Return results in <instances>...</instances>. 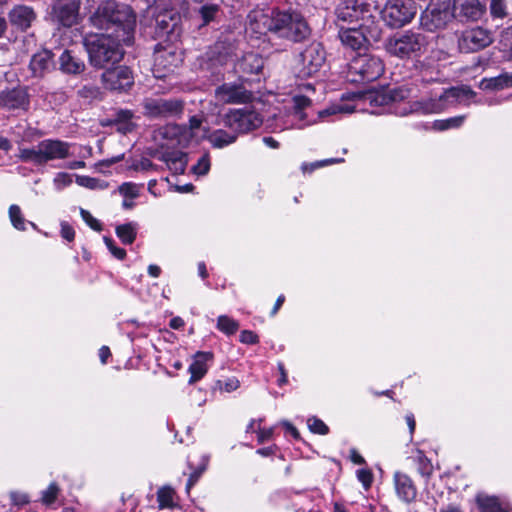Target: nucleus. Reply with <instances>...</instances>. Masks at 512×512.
<instances>
[{"label":"nucleus","mask_w":512,"mask_h":512,"mask_svg":"<svg viewBox=\"0 0 512 512\" xmlns=\"http://www.w3.org/2000/svg\"><path fill=\"white\" fill-rule=\"evenodd\" d=\"M136 13L133 8L116 0L102 1L90 17L92 25L101 30H113V35L121 36L125 46L134 42Z\"/></svg>","instance_id":"1"},{"label":"nucleus","mask_w":512,"mask_h":512,"mask_svg":"<svg viewBox=\"0 0 512 512\" xmlns=\"http://www.w3.org/2000/svg\"><path fill=\"white\" fill-rule=\"evenodd\" d=\"M267 31L293 44L304 43L312 35V28L298 10L273 8L270 17H264Z\"/></svg>","instance_id":"2"},{"label":"nucleus","mask_w":512,"mask_h":512,"mask_svg":"<svg viewBox=\"0 0 512 512\" xmlns=\"http://www.w3.org/2000/svg\"><path fill=\"white\" fill-rule=\"evenodd\" d=\"M121 36L113 34L94 33L88 34L83 39V44L88 53V60L92 67L105 69L119 63L125 54L124 41Z\"/></svg>","instance_id":"3"},{"label":"nucleus","mask_w":512,"mask_h":512,"mask_svg":"<svg viewBox=\"0 0 512 512\" xmlns=\"http://www.w3.org/2000/svg\"><path fill=\"white\" fill-rule=\"evenodd\" d=\"M427 37L414 30L396 33L385 43V50L390 56L401 60L420 58L427 50Z\"/></svg>","instance_id":"4"},{"label":"nucleus","mask_w":512,"mask_h":512,"mask_svg":"<svg viewBox=\"0 0 512 512\" xmlns=\"http://www.w3.org/2000/svg\"><path fill=\"white\" fill-rule=\"evenodd\" d=\"M72 144L61 139H44L37 148H20L18 158L25 163L42 166L50 161L64 160L71 156Z\"/></svg>","instance_id":"5"},{"label":"nucleus","mask_w":512,"mask_h":512,"mask_svg":"<svg viewBox=\"0 0 512 512\" xmlns=\"http://www.w3.org/2000/svg\"><path fill=\"white\" fill-rule=\"evenodd\" d=\"M338 29L341 43L354 51L366 49L371 41H378L382 33L376 18H368L366 23Z\"/></svg>","instance_id":"6"},{"label":"nucleus","mask_w":512,"mask_h":512,"mask_svg":"<svg viewBox=\"0 0 512 512\" xmlns=\"http://www.w3.org/2000/svg\"><path fill=\"white\" fill-rule=\"evenodd\" d=\"M384 72L382 60L371 54H358L348 65L347 78L351 83L367 84L376 81Z\"/></svg>","instance_id":"7"},{"label":"nucleus","mask_w":512,"mask_h":512,"mask_svg":"<svg viewBox=\"0 0 512 512\" xmlns=\"http://www.w3.org/2000/svg\"><path fill=\"white\" fill-rule=\"evenodd\" d=\"M455 16L451 0H430L421 13L420 24L426 31L436 32L445 29Z\"/></svg>","instance_id":"8"},{"label":"nucleus","mask_w":512,"mask_h":512,"mask_svg":"<svg viewBox=\"0 0 512 512\" xmlns=\"http://www.w3.org/2000/svg\"><path fill=\"white\" fill-rule=\"evenodd\" d=\"M417 13L415 0H386L381 18L392 29L402 28L409 24Z\"/></svg>","instance_id":"9"},{"label":"nucleus","mask_w":512,"mask_h":512,"mask_svg":"<svg viewBox=\"0 0 512 512\" xmlns=\"http://www.w3.org/2000/svg\"><path fill=\"white\" fill-rule=\"evenodd\" d=\"M326 61V50L321 42L313 41L298 55L297 77L308 79L316 75Z\"/></svg>","instance_id":"10"},{"label":"nucleus","mask_w":512,"mask_h":512,"mask_svg":"<svg viewBox=\"0 0 512 512\" xmlns=\"http://www.w3.org/2000/svg\"><path fill=\"white\" fill-rule=\"evenodd\" d=\"M335 24L338 28L366 23L368 18H375L370 5L358 0H342L335 8Z\"/></svg>","instance_id":"11"},{"label":"nucleus","mask_w":512,"mask_h":512,"mask_svg":"<svg viewBox=\"0 0 512 512\" xmlns=\"http://www.w3.org/2000/svg\"><path fill=\"white\" fill-rule=\"evenodd\" d=\"M185 103L177 98L147 97L142 102L143 115L149 119H166L180 117Z\"/></svg>","instance_id":"12"},{"label":"nucleus","mask_w":512,"mask_h":512,"mask_svg":"<svg viewBox=\"0 0 512 512\" xmlns=\"http://www.w3.org/2000/svg\"><path fill=\"white\" fill-rule=\"evenodd\" d=\"M101 83L108 91L128 93L134 85V74L126 65H113L105 68L101 75Z\"/></svg>","instance_id":"13"},{"label":"nucleus","mask_w":512,"mask_h":512,"mask_svg":"<svg viewBox=\"0 0 512 512\" xmlns=\"http://www.w3.org/2000/svg\"><path fill=\"white\" fill-rule=\"evenodd\" d=\"M223 123L237 135L245 134L257 129L262 124V120L254 111L234 109L225 114Z\"/></svg>","instance_id":"14"},{"label":"nucleus","mask_w":512,"mask_h":512,"mask_svg":"<svg viewBox=\"0 0 512 512\" xmlns=\"http://www.w3.org/2000/svg\"><path fill=\"white\" fill-rule=\"evenodd\" d=\"M31 105L29 87L17 85L0 91V109L28 112Z\"/></svg>","instance_id":"15"},{"label":"nucleus","mask_w":512,"mask_h":512,"mask_svg":"<svg viewBox=\"0 0 512 512\" xmlns=\"http://www.w3.org/2000/svg\"><path fill=\"white\" fill-rule=\"evenodd\" d=\"M492 41L490 31L482 27H475L462 32L458 46L463 53H473L488 47Z\"/></svg>","instance_id":"16"},{"label":"nucleus","mask_w":512,"mask_h":512,"mask_svg":"<svg viewBox=\"0 0 512 512\" xmlns=\"http://www.w3.org/2000/svg\"><path fill=\"white\" fill-rule=\"evenodd\" d=\"M80 0H55L51 5V17L64 27H72L77 23Z\"/></svg>","instance_id":"17"},{"label":"nucleus","mask_w":512,"mask_h":512,"mask_svg":"<svg viewBox=\"0 0 512 512\" xmlns=\"http://www.w3.org/2000/svg\"><path fill=\"white\" fill-rule=\"evenodd\" d=\"M210 463V455L199 448H193L187 455L186 469L183 475L187 480H198L203 477Z\"/></svg>","instance_id":"18"},{"label":"nucleus","mask_w":512,"mask_h":512,"mask_svg":"<svg viewBox=\"0 0 512 512\" xmlns=\"http://www.w3.org/2000/svg\"><path fill=\"white\" fill-rule=\"evenodd\" d=\"M215 95L225 103L246 104L252 100V93L242 84L223 83L215 89Z\"/></svg>","instance_id":"19"},{"label":"nucleus","mask_w":512,"mask_h":512,"mask_svg":"<svg viewBox=\"0 0 512 512\" xmlns=\"http://www.w3.org/2000/svg\"><path fill=\"white\" fill-rule=\"evenodd\" d=\"M452 6L454 12L467 21H477L486 12V5L480 0H453Z\"/></svg>","instance_id":"20"},{"label":"nucleus","mask_w":512,"mask_h":512,"mask_svg":"<svg viewBox=\"0 0 512 512\" xmlns=\"http://www.w3.org/2000/svg\"><path fill=\"white\" fill-rule=\"evenodd\" d=\"M214 360V353L212 351H197L193 355V360L188 367L190 377L188 383L194 384L201 380L208 372L209 362Z\"/></svg>","instance_id":"21"},{"label":"nucleus","mask_w":512,"mask_h":512,"mask_svg":"<svg viewBox=\"0 0 512 512\" xmlns=\"http://www.w3.org/2000/svg\"><path fill=\"white\" fill-rule=\"evenodd\" d=\"M236 56V45L227 37H220L209 50V57L220 65L226 64Z\"/></svg>","instance_id":"22"},{"label":"nucleus","mask_w":512,"mask_h":512,"mask_svg":"<svg viewBox=\"0 0 512 512\" xmlns=\"http://www.w3.org/2000/svg\"><path fill=\"white\" fill-rule=\"evenodd\" d=\"M35 19L36 13L33 8L26 5H17L9 13L11 25L22 32L30 28Z\"/></svg>","instance_id":"23"},{"label":"nucleus","mask_w":512,"mask_h":512,"mask_svg":"<svg viewBox=\"0 0 512 512\" xmlns=\"http://www.w3.org/2000/svg\"><path fill=\"white\" fill-rule=\"evenodd\" d=\"M53 53L50 50L43 49L35 53L29 63V69L33 77L42 78L48 71L53 60Z\"/></svg>","instance_id":"24"},{"label":"nucleus","mask_w":512,"mask_h":512,"mask_svg":"<svg viewBox=\"0 0 512 512\" xmlns=\"http://www.w3.org/2000/svg\"><path fill=\"white\" fill-rule=\"evenodd\" d=\"M134 116V112L130 109H117L114 113L116 131L123 135L133 132L137 128V124L133 122Z\"/></svg>","instance_id":"25"},{"label":"nucleus","mask_w":512,"mask_h":512,"mask_svg":"<svg viewBox=\"0 0 512 512\" xmlns=\"http://www.w3.org/2000/svg\"><path fill=\"white\" fill-rule=\"evenodd\" d=\"M510 87H512V74L506 72L495 77H485L479 82V88L483 91L495 92Z\"/></svg>","instance_id":"26"},{"label":"nucleus","mask_w":512,"mask_h":512,"mask_svg":"<svg viewBox=\"0 0 512 512\" xmlns=\"http://www.w3.org/2000/svg\"><path fill=\"white\" fill-rule=\"evenodd\" d=\"M60 70L66 74H81L85 70L82 60L72 55L71 51L65 49L59 57Z\"/></svg>","instance_id":"27"},{"label":"nucleus","mask_w":512,"mask_h":512,"mask_svg":"<svg viewBox=\"0 0 512 512\" xmlns=\"http://www.w3.org/2000/svg\"><path fill=\"white\" fill-rule=\"evenodd\" d=\"M240 69L246 74H259L263 69V59L255 53L244 55L239 63Z\"/></svg>","instance_id":"28"},{"label":"nucleus","mask_w":512,"mask_h":512,"mask_svg":"<svg viewBox=\"0 0 512 512\" xmlns=\"http://www.w3.org/2000/svg\"><path fill=\"white\" fill-rule=\"evenodd\" d=\"M207 140L214 148L221 149L234 143L237 140V135L228 133L223 129H217L208 135Z\"/></svg>","instance_id":"29"},{"label":"nucleus","mask_w":512,"mask_h":512,"mask_svg":"<svg viewBox=\"0 0 512 512\" xmlns=\"http://www.w3.org/2000/svg\"><path fill=\"white\" fill-rule=\"evenodd\" d=\"M366 99L372 106L385 107L391 105V96L389 87H384L379 90H371L366 94Z\"/></svg>","instance_id":"30"},{"label":"nucleus","mask_w":512,"mask_h":512,"mask_svg":"<svg viewBox=\"0 0 512 512\" xmlns=\"http://www.w3.org/2000/svg\"><path fill=\"white\" fill-rule=\"evenodd\" d=\"M176 492L169 486L161 487L157 492V502L159 509L173 508L176 506Z\"/></svg>","instance_id":"31"},{"label":"nucleus","mask_w":512,"mask_h":512,"mask_svg":"<svg viewBox=\"0 0 512 512\" xmlns=\"http://www.w3.org/2000/svg\"><path fill=\"white\" fill-rule=\"evenodd\" d=\"M476 502L481 512H507L505 509L502 508L498 498L494 496L478 494L476 496Z\"/></svg>","instance_id":"32"},{"label":"nucleus","mask_w":512,"mask_h":512,"mask_svg":"<svg viewBox=\"0 0 512 512\" xmlns=\"http://www.w3.org/2000/svg\"><path fill=\"white\" fill-rule=\"evenodd\" d=\"M412 468L423 478L431 477L433 472L431 461L421 452L412 459Z\"/></svg>","instance_id":"33"},{"label":"nucleus","mask_w":512,"mask_h":512,"mask_svg":"<svg viewBox=\"0 0 512 512\" xmlns=\"http://www.w3.org/2000/svg\"><path fill=\"white\" fill-rule=\"evenodd\" d=\"M115 233L124 245H131L137 237V231L132 223L118 225Z\"/></svg>","instance_id":"34"},{"label":"nucleus","mask_w":512,"mask_h":512,"mask_svg":"<svg viewBox=\"0 0 512 512\" xmlns=\"http://www.w3.org/2000/svg\"><path fill=\"white\" fill-rule=\"evenodd\" d=\"M465 118L464 115H458L447 119H438L433 122L432 128L436 131L456 129L463 125Z\"/></svg>","instance_id":"35"},{"label":"nucleus","mask_w":512,"mask_h":512,"mask_svg":"<svg viewBox=\"0 0 512 512\" xmlns=\"http://www.w3.org/2000/svg\"><path fill=\"white\" fill-rule=\"evenodd\" d=\"M216 328L227 336L234 335L239 329V322L227 315L217 318Z\"/></svg>","instance_id":"36"},{"label":"nucleus","mask_w":512,"mask_h":512,"mask_svg":"<svg viewBox=\"0 0 512 512\" xmlns=\"http://www.w3.org/2000/svg\"><path fill=\"white\" fill-rule=\"evenodd\" d=\"M8 215L12 226L18 231L26 230L27 220L22 214L20 206L17 204L10 205L8 209Z\"/></svg>","instance_id":"37"},{"label":"nucleus","mask_w":512,"mask_h":512,"mask_svg":"<svg viewBox=\"0 0 512 512\" xmlns=\"http://www.w3.org/2000/svg\"><path fill=\"white\" fill-rule=\"evenodd\" d=\"M489 11L493 19H504L509 15L508 0H489Z\"/></svg>","instance_id":"38"},{"label":"nucleus","mask_w":512,"mask_h":512,"mask_svg":"<svg viewBox=\"0 0 512 512\" xmlns=\"http://www.w3.org/2000/svg\"><path fill=\"white\" fill-rule=\"evenodd\" d=\"M219 11L220 6L218 4L213 3L202 5L198 10V13L202 20L201 26H206L210 24L212 21H214Z\"/></svg>","instance_id":"39"},{"label":"nucleus","mask_w":512,"mask_h":512,"mask_svg":"<svg viewBox=\"0 0 512 512\" xmlns=\"http://www.w3.org/2000/svg\"><path fill=\"white\" fill-rule=\"evenodd\" d=\"M396 491L399 497L406 502L413 501L417 495L413 482H396Z\"/></svg>","instance_id":"40"},{"label":"nucleus","mask_w":512,"mask_h":512,"mask_svg":"<svg viewBox=\"0 0 512 512\" xmlns=\"http://www.w3.org/2000/svg\"><path fill=\"white\" fill-rule=\"evenodd\" d=\"M447 99L445 93L438 96V99H429L419 102L424 113H439L442 110V101Z\"/></svg>","instance_id":"41"},{"label":"nucleus","mask_w":512,"mask_h":512,"mask_svg":"<svg viewBox=\"0 0 512 512\" xmlns=\"http://www.w3.org/2000/svg\"><path fill=\"white\" fill-rule=\"evenodd\" d=\"M240 386V382L236 377H230L225 380H216L212 386V390H219L220 392L231 393L237 390Z\"/></svg>","instance_id":"42"},{"label":"nucleus","mask_w":512,"mask_h":512,"mask_svg":"<svg viewBox=\"0 0 512 512\" xmlns=\"http://www.w3.org/2000/svg\"><path fill=\"white\" fill-rule=\"evenodd\" d=\"M342 162H344L343 158H327V159L315 161L312 163H303L301 165V169L304 173H306V172L312 173L313 171H315L318 168H322L325 166L338 164V163H342Z\"/></svg>","instance_id":"43"},{"label":"nucleus","mask_w":512,"mask_h":512,"mask_svg":"<svg viewBox=\"0 0 512 512\" xmlns=\"http://www.w3.org/2000/svg\"><path fill=\"white\" fill-rule=\"evenodd\" d=\"M60 493V488L57 484L51 483L46 490L42 492L41 501L44 505L50 506L56 502Z\"/></svg>","instance_id":"44"},{"label":"nucleus","mask_w":512,"mask_h":512,"mask_svg":"<svg viewBox=\"0 0 512 512\" xmlns=\"http://www.w3.org/2000/svg\"><path fill=\"white\" fill-rule=\"evenodd\" d=\"M308 427L312 433L318 435H327L330 431L329 427L316 416L308 419Z\"/></svg>","instance_id":"45"},{"label":"nucleus","mask_w":512,"mask_h":512,"mask_svg":"<svg viewBox=\"0 0 512 512\" xmlns=\"http://www.w3.org/2000/svg\"><path fill=\"white\" fill-rule=\"evenodd\" d=\"M104 243L110 253L118 260H124L127 256L126 250L124 248L118 247L115 243V241L109 237L104 236L103 237Z\"/></svg>","instance_id":"46"},{"label":"nucleus","mask_w":512,"mask_h":512,"mask_svg":"<svg viewBox=\"0 0 512 512\" xmlns=\"http://www.w3.org/2000/svg\"><path fill=\"white\" fill-rule=\"evenodd\" d=\"M210 166L211 163L209 155L204 154L198 159L197 163L192 167L191 171L196 175L204 176L209 172Z\"/></svg>","instance_id":"47"},{"label":"nucleus","mask_w":512,"mask_h":512,"mask_svg":"<svg viewBox=\"0 0 512 512\" xmlns=\"http://www.w3.org/2000/svg\"><path fill=\"white\" fill-rule=\"evenodd\" d=\"M389 93L391 96V105L397 102L404 101L409 98L410 96V89L399 86V87H389Z\"/></svg>","instance_id":"48"},{"label":"nucleus","mask_w":512,"mask_h":512,"mask_svg":"<svg viewBox=\"0 0 512 512\" xmlns=\"http://www.w3.org/2000/svg\"><path fill=\"white\" fill-rule=\"evenodd\" d=\"M80 215L83 221L94 231L100 232L103 230L102 223L92 216V214L83 208L80 209Z\"/></svg>","instance_id":"49"},{"label":"nucleus","mask_w":512,"mask_h":512,"mask_svg":"<svg viewBox=\"0 0 512 512\" xmlns=\"http://www.w3.org/2000/svg\"><path fill=\"white\" fill-rule=\"evenodd\" d=\"M186 156L187 154L182 151H165L161 153L157 158L166 164H170L179 162L180 158H185Z\"/></svg>","instance_id":"50"},{"label":"nucleus","mask_w":512,"mask_h":512,"mask_svg":"<svg viewBox=\"0 0 512 512\" xmlns=\"http://www.w3.org/2000/svg\"><path fill=\"white\" fill-rule=\"evenodd\" d=\"M119 192L125 197L134 199L139 196V190L136 184L125 182L119 186Z\"/></svg>","instance_id":"51"},{"label":"nucleus","mask_w":512,"mask_h":512,"mask_svg":"<svg viewBox=\"0 0 512 512\" xmlns=\"http://www.w3.org/2000/svg\"><path fill=\"white\" fill-rule=\"evenodd\" d=\"M239 341L247 345H256L260 342L259 336L252 330H242Z\"/></svg>","instance_id":"52"},{"label":"nucleus","mask_w":512,"mask_h":512,"mask_svg":"<svg viewBox=\"0 0 512 512\" xmlns=\"http://www.w3.org/2000/svg\"><path fill=\"white\" fill-rule=\"evenodd\" d=\"M257 441L259 444H263L266 441H269L273 438L274 435V427L269 428H261L260 426L257 428Z\"/></svg>","instance_id":"53"},{"label":"nucleus","mask_w":512,"mask_h":512,"mask_svg":"<svg viewBox=\"0 0 512 512\" xmlns=\"http://www.w3.org/2000/svg\"><path fill=\"white\" fill-rule=\"evenodd\" d=\"M451 93L453 97L460 98L465 97L467 99H472L476 96V92H474L469 86H462L460 88H452Z\"/></svg>","instance_id":"54"},{"label":"nucleus","mask_w":512,"mask_h":512,"mask_svg":"<svg viewBox=\"0 0 512 512\" xmlns=\"http://www.w3.org/2000/svg\"><path fill=\"white\" fill-rule=\"evenodd\" d=\"M60 234L63 239L68 242H72L75 239V230L74 228L66 221H62Z\"/></svg>","instance_id":"55"},{"label":"nucleus","mask_w":512,"mask_h":512,"mask_svg":"<svg viewBox=\"0 0 512 512\" xmlns=\"http://www.w3.org/2000/svg\"><path fill=\"white\" fill-rule=\"evenodd\" d=\"M76 183L79 186H82L85 188L95 189L98 187L99 180L97 178L90 177V176H77Z\"/></svg>","instance_id":"56"},{"label":"nucleus","mask_w":512,"mask_h":512,"mask_svg":"<svg viewBox=\"0 0 512 512\" xmlns=\"http://www.w3.org/2000/svg\"><path fill=\"white\" fill-rule=\"evenodd\" d=\"M99 94V89L95 86H83L78 90V95L82 98H96Z\"/></svg>","instance_id":"57"},{"label":"nucleus","mask_w":512,"mask_h":512,"mask_svg":"<svg viewBox=\"0 0 512 512\" xmlns=\"http://www.w3.org/2000/svg\"><path fill=\"white\" fill-rule=\"evenodd\" d=\"M165 16H163V18H160L158 17L156 22H157V27L160 31V33L162 34H170L173 32L174 30V26L176 25L175 23H173L172 25H170V23L164 19Z\"/></svg>","instance_id":"58"},{"label":"nucleus","mask_w":512,"mask_h":512,"mask_svg":"<svg viewBox=\"0 0 512 512\" xmlns=\"http://www.w3.org/2000/svg\"><path fill=\"white\" fill-rule=\"evenodd\" d=\"M187 165V156L185 158H180L179 162L167 164L170 170H173L175 173L183 174L185 172Z\"/></svg>","instance_id":"59"},{"label":"nucleus","mask_w":512,"mask_h":512,"mask_svg":"<svg viewBox=\"0 0 512 512\" xmlns=\"http://www.w3.org/2000/svg\"><path fill=\"white\" fill-rule=\"evenodd\" d=\"M279 451V447L273 444L268 447H262L256 450V453L262 457L274 456Z\"/></svg>","instance_id":"60"},{"label":"nucleus","mask_w":512,"mask_h":512,"mask_svg":"<svg viewBox=\"0 0 512 512\" xmlns=\"http://www.w3.org/2000/svg\"><path fill=\"white\" fill-rule=\"evenodd\" d=\"M277 367L280 373V377L277 380V384L278 386L282 387L288 383V375L284 363L279 362Z\"/></svg>","instance_id":"61"},{"label":"nucleus","mask_w":512,"mask_h":512,"mask_svg":"<svg viewBox=\"0 0 512 512\" xmlns=\"http://www.w3.org/2000/svg\"><path fill=\"white\" fill-rule=\"evenodd\" d=\"M349 459L351 460L352 463H354L356 465H365L366 464L364 457L355 448L350 449Z\"/></svg>","instance_id":"62"},{"label":"nucleus","mask_w":512,"mask_h":512,"mask_svg":"<svg viewBox=\"0 0 512 512\" xmlns=\"http://www.w3.org/2000/svg\"><path fill=\"white\" fill-rule=\"evenodd\" d=\"M282 425H283L286 433L291 435L295 440H299L300 439V432L298 431V429L292 423H290L288 421H283Z\"/></svg>","instance_id":"63"},{"label":"nucleus","mask_w":512,"mask_h":512,"mask_svg":"<svg viewBox=\"0 0 512 512\" xmlns=\"http://www.w3.org/2000/svg\"><path fill=\"white\" fill-rule=\"evenodd\" d=\"M358 480H373L374 473L370 468H361L356 472Z\"/></svg>","instance_id":"64"}]
</instances>
